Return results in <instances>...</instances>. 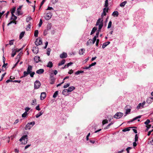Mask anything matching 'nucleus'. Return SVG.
<instances>
[{
	"label": "nucleus",
	"instance_id": "42",
	"mask_svg": "<svg viewBox=\"0 0 153 153\" xmlns=\"http://www.w3.org/2000/svg\"><path fill=\"white\" fill-rule=\"evenodd\" d=\"M108 123V121L107 120H106V119L104 120H103L102 121V125H104V124Z\"/></svg>",
	"mask_w": 153,
	"mask_h": 153
},
{
	"label": "nucleus",
	"instance_id": "45",
	"mask_svg": "<svg viewBox=\"0 0 153 153\" xmlns=\"http://www.w3.org/2000/svg\"><path fill=\"white\" fill-rule=\"evenodd\" d=\"M27 114V113L26 112H25L22 115V117H25Z\"/></svg>",
	"mask_w": 153,
	"mask_h": 153
},
{
	"label": "nucleus",
	"instance_id": "39",
	"mask_svg": "<svg viewBox=\"0 0 153 153\" xmlns=\"http://www.w3.org/2000/svg\"><path fill=\"white\" fill-rule=\"evenodd\" d=\"M130 128H126L122 130V131L123 132H126L127 131H128L130 130L129 129Z\"/></svg>",
	"mask_w": 153,
	"mask_h": 153
},
{
	"label": "nucleus",
	"instance_id": "58",
	"mask_svg": "<svg viewBox=\"0 0 153 153\" xmlns=\"http://www.w3.org/2000/svg\"><path fill=\"white\" fill-rule=\"evenodd\" d=\"M97 40V38L96 36H94L93 38V44H94L95 42V41Z\"/></svg>",
	"mask_w": 153,
	"mask_h": 153
},
{
	"label": "nucleus",
	"instance_id": "23",
	"mask_svg": "<svg viewBox=\"0 0 153 153\" xmlns=\"http://www.w3.org/2000/svg\"><path fill=\"white\" fill-rule=\"evenodd\" d=\"M118 14V12L117 11H114L112 15L114 16H117Z\"/></svg>",
	"mask_w": 153,
	"mask_h": 153
},
{
	"label": "nucleus",
	"instance_id": "41",
	"mask_svg": "<svg viewBox=\"0 0 153 153\" xmlns=\"http://www.w3.org/2000/svg\"><path fill=\"white\" fill-rule=\"evenodd\" d=\"M59 0H51V2L53 4H55Z\"/></svg>",
	"mask_w": 153,
	"mask_h": 153
},
{
	"label": "nucleus",
	"instance_id": "14",
	"mask_svg": "<svg viewBox=\"0 0 153 153\" xmlns=\"http://www.w3.org/2000/svg\"><path fill=\"white\" fill-rule=\"evenodd\" d=\"M44 113V111L41 110L39 113L36 115V118H38L42 115Z\"/></svg>",
	"mask_w": 153,
	"mask_h": 153
},
{
	"label": "nucleus",
	"instance_id": "52",
	"mask_svg": "<svg viewBox=\"0 0 153 153\" xmlns=\"http://www.w3.org/2000/svg\"><path fill=\"white\" fill-rule=\"evenodd\" d=\"M131 149H132L131 147H128L126 149V150L127 151V152L128 153H129V150Z\"/></svg>",
	"mask_w": 153,
	"mask_h": 153
},
{
	"label": "nucleus",
	"instance_id": "34",
	"mask_svg": "<svg viewBox=\"0 0 153 153\" xmlns=\"http://www.w3.org/2000/svg\"><path fill=\"white\" fill-rule=\"evenodd\" d=\"M49 30H47V29H45L44 30L43 32V35L44 36H45L48 34V31Z\"/></svg>",
	"mask_w": 153,
	"mask_h": 153
},
{
	"label": "nucleus",
	"instance_id": "43",
	"mask_svg": "<svg viewBox=\"0 0 153 153\" xmlns=\"http://www.w3.org/2000/svg\"><path fill=\"white\" fill-rule=\"evenodd\" d=\"M111 25H112L111 21H109V22L108 24V28H110L111 27Z\"/></svg>",
	"mask_w": 153,
	"mask_h": 153
},
{
	"label": "nucleus",
	"instance_id": "27",
	"mask_svg": "<svg viewBox=\"0 0 153 153\" xmlns=\"http://www.w3.org/2000/svg\"><path fill=\"white\" fill-rule=\"evenodd\" d=\"M97 30V27H93L92 29V30L91 31V35H92L94 33L95 31Z\"/></svg>",
	"mask_w": 153,
	"mask_h": 153
},
{
	"label": "nucleus",
	"instance_id": "12",
	"mask_svg": "<svg viewBox=\"0 0 153 153\" xmlns=\"http://www.w3.org/2000/svg\"><path fill=\"white\" fill-rule=\"evenodd\" d=\"M67 56V55L66 53L63 52L60 55V57L61 58L63 59L66 58Z\"/></svg>",
	"mask_w": 153,
	"mask_h": 153
},
{
	"label": "nucleus",
	"instance_id": "6",
	"mask_svg": "<svg viewBox=\"0 0 153 153\" xmlns=\"http://www.w3.org/2000/svg\"><path fill=\"white\" fill-rule=\"evenodd\" d=\"M34 88L35 89L39 88L41 86V84L40 82L38 80H36L34 82Z\"/></svg>",
	"mask_w": 153,
	"mask_h": 153
},
{
	"label": "nucleus",
	"instance_id": "17",
	"mask_svg": "<svg viewBox=\"0 0 153 153\" xmlns=\"http://www.w3.org/2000/svg\"><path fill=\"white\" fill-rule=\"evenodd\" d=\"M110 43L109 41L107 42L103 43L102 45V48H105Z\"/></svg>",
	"mask_w": 153,
	"mask_h": 153
},
{
	"label": "nucleus",
	"instance_id": "59",
	"mask_svg": "<svg viewBox=\"0 0 153 153\" xmlns=\"http://www.w3.org/2000/svg\"><path fill=\"white\" fill-rule=\"evenodd\" d=\"M90 135V133H89L88 134L86 137V140L88 141L89 140V137Z\"/></svg>",
	"mask_w": 153,
	"mask_h": 153
},
{
	"label": "nucleus",
	"instance_id": "49",
	"mask_svg": "<svg viewBox=\"0 0 153 153\" xmlns=\"http://www.w3.org/2000/svg\"><path fill=\"white\" fill-rule=\"evenodd\" d=\"M13 40H11L10 41H9V44L10 45H13Z\"/></svg>",
	"mask_w": 153,
	"mask_h": 153
},
{
	"label": "nucleus",
	"instance_id": "47",
	"mask_svg": "<svg viewBox=\"0 0 153 153\" xmlns=\"http://www.w3.org/2000/svg\"><path fill=\"white\" fill-rule=\"evenodd\" d=\"M42 20L41 19L40 20L39 22V27H40L42 25Z\"/></svg>",
	"mask_w": 153,
	"mask_h": 153
},
{
	"label": "nucleus",
	"instance_id": "36",
	"mask_svg": "<svg viewBox=\"0 0 153 153\" xmlns=\"http://www.w3.org/2000/svg\"><path fill=\"white\" fill-rule=\"evenodd\" d=\"M21 10H19V8H18L17 10V13L16 15H18L19 16L21 14Z\"/></svg>",
	"mask_w": 153,
	"mask_h": 153
},
{
	"label": "nucleus",
	"instance_id": "7",
	"mask_svg": "<svg viewBox=\"0 0 153 153\" xmlns=\"http://www.w3.org/2000/svg\"><path fill=\"white\" fill-rule=\"evenodd\" d=\"M123 115V114L121 112H117L114 115V117L116 119H120L121 118Z\"/></svg>",
	"mask_w": 153,
	"mask_h": 153
},
{
	"label": "nucleus",
	"instance_id": "10",
	"mask_svg": "<svg viewBox=\"0 0 153 153\" xmlns=\"http://www.w3.org/2000/svg\"><path fill=\"white\" fill-rule=\"evenodd\" d=\"M130 106L129 105H127L125 107L126 108V114H128L130 113L131 111V109L130 108H130Z\"/></svg>",
	"mask_w": 153,
	"mask_h": 153
},
{
	"label": "nucleus",
	"instance_id": "24",
	"mask_svg": "<svg viewBox=\"0 0 153 153\" xmlns=\"http://www.w3.org/2000/svg\"><path fill=\"white\" fill-rule=\"evenodd\" d=\"M152 102V98L150 97H149L147 98L146 100V102L148 104H150Z\"/></svg>",
	"mask_w": 153,
	"mask_h": 153
},
{
	"label": "nucleus",
	"instance_id": "33",
	"mask_svg": "<svg viewBox=\"0 0 153 153\" xmlns=\"http://www.w3.org/2000/svg\"><path fill=\"white\" fill-rule=\"evenodd\" d=\"M51 50L50 48H48L47 50V54L48 56H49L50 55V52L51 51Z\"/></svg>",
	"mask_w": 153,
	"mask_h": 153
},
{
	"label": "nucleus",
	"instance_id": "53",
	"mask_svg": "<svg viewBox=\"0 0 153 153\" xmlns=\"http://www.w3.org/2000/svg\"><path fill=\"white\" fill-rule=\"evenodd\" d=\"M31 25L30 24H28L27 25V30H29L31 28Z\"/></svg>",
	"mask_w": 153,
	"mask_h": 153
},
{
	"label": "nucleus",
	"instance_id": "25",
	"mask_svg": "<svg viewBox=\"0 0 153 153\" xmlns=\"http://www.w3.org/2000/svg\"><path fill=\"white\" fill-rule=\"evenodd\" d=\"M127 2L126 1H125L122 3H121L120 5L121 7H124L125 4L127 3Z\"/></svg>",
	"mask_w": 153,
	"mask_h": 153
},
{
	"label": "nucleus",
	"instance_id": "1",
	"mask_svg": "<svg viewBox=\"0 0 153 153\" xmlns=\"http://www.w3.org/2000/svg\"><path fill=\"white\" fill-rule=\"evenodd\" d=\"M32 66L30 65H28L27 71H24V72L23 75L21 78L26 77L29 74H30L31 77H33L35 74V72L34 71H32Z\"/></svg>",
	"mask_w": 153,
	"mask_h": 153
},
{
	"label": "nucleus",
	"instance_id": "28",
	"mask_svg": "<svg viewBox=\"0 0 153 153\" xmlns=\"http://www.w3.org/2000/svg\"><path fill=\"white\" fill-rule=\"evenodd\" d=\"M17 17L14 14H12L11 19L13 20H15L16 19Z\"/></svg>",
	"mask_w": 153,
	"mask_h": 153
},
{
	"label": "nucleus",
	"instance_id": "40",
	"mask_svg": "<svg viewBox=\"0 0 153 153\" xmlns=\"http://www.w3.org/2000/svg\"><path fill=\"white\" fill-rule=\"evenodd\" d=\"M36 100L35 99H34L33 100H32V105H33L36 104Z\"/></svg>",
	"mask_w": 153,
	"mask_h": 153
},
{
	"label": "nucleus",
	"instance_id": "54",
	"mask_svg": "<svg viewBox=\"0 0 153 153\" xmlns=\"http://www.w3.org/2000/svg\"><path fill=\"white\" fill-rule=\"evenodd\" d=\"M50 78H55L54 77V74L53 73H51L50 75Z\"/></svg>",
	"mask_w": 153,
	"mask_h": 153
},
{
	"label": "nucleus",
	"instance_id": "50",
	"mask_svg": "<svg viewBox=\"0 0 153 153\" xmlns=\"http://www.w3.org/2000/svg\"><path fill=\"white\" fill-rule=\"evenodd\" d=\"M53 10L54 9L53 7H48L46 9L47 10Z\"/></svg>",
	"mask_w": 153,
	"mask_h": 153
},
{
	"label": "nucleus",
	"instance_id": "22",
	"mask_svg": "<svg viewBox=\"0 0 153 153\" xmlns=\"http://www.w3.org/2000/svg\"><path fill=\"white\" fill-rule=\"evenodd\" d=\"M65 62V60L64 59H63L62 60V61L59 63L58 64V65L59 66H60L62 65L63 64H64Z\"/></svg>",
	"mask_w": 153,
	"mask_h": 153
},
{
	"label": "nucleus",
	"instance_id": "32",
	"mask_svg": "<svg viewBox=\"0 0 153 153\" xmlns=\"http://www.w3.org/2000/svg\"><path fill=\"white\" fill-rule=\"evenodd\" d=\"M25 33V32H22L19 35V38L21 39L23 37Z\"/></svg>",
	"mask_w": 153,
	"mask_h": 153
},
{
	"label": "nucleus",
	"instance_id": "29",
	"mask_svg": "<svg viewBox=\"0 0 153 153\" xmlns=\"http://www.w3.org/2000/svg\"><path fill=\"white\" fill-rule=\"evenodd\" d=\"M50 83L51 84H53L54 83L55 81V78H50Z\"/></svg>",
	"mask_w": 153,
	"mask_h": 153
},
{
	"label": "nucleus",
	"instance_id": "30",
	"mask_svg": "<svg viewBox=\"0 0 153 153\" xmlns=\"http://www.w3.org/2000/svg\"><path fill=\"white\" fill-rule=\"evenodd\" d=\"M16 8L15 7H13L12 9L11 10V14H14L16 11Z\"/></svg>",
	"mask_w": 153,
	"mask_h": 153
},
{
	"label": "nucleus",
	"instance_id": "35",
	"mask_svg": "<svg viewBox=\"0 0 153 153\" xmlns=\"http://www.w3.org/2000/svg\"><path fill=\"white\" fill-rule=\"evenodd\" d=\"M39 33L38 30H35L34 33V36L35 37H37L38 36Z\"/></svg>",
	"mask_w": 153,
	"mask_h": 153
},
{
	"label": "nucleus",
	"instance_id": "3",
	"mask_svg": "<svg viewBox=\"0 0 153 153\" xmlns=\"http://www.w3.org/2000/svg\"><path fill=\"white\" fill-rule=\"evenodd\" d=\"M28 136L27 135H23L19 139V141L24 144H26L28 140Z\"/></svg>",
	"mask_w": 153,
	"mask_h": 153
},
{
	"label": "nucleus",
	"instance_id": "63",
	"mask_svg": "<svg viewBox=\"0 0 153 153\" xmlns=\"http://www.w3.org/2000/svg\"><path fill=\"white\" fill-rule=\"evenodd\" d=\"M73 64V63L72 62H70L68 63L67 64V67H68L69 66H71V65L72 64Z\"/></svg>",
	"mask_w": 153,
	"mask_h": 153
},
{
	"label": "nucleus",
	"instance_id": "8",
	"mask_svg": "<svg viewBox=\"0 0 153 153\" xmlns=\"http://www.w3.org/2000/svg\"><path fill=\"white\" fill-rule=\"evenodd\" d=\"M42 43V40L41 38L37 39L35 42V44L37 46L41 45Z\"/></svg>",
	"mask_w": 153,
	"mask_h": 153
},
{
	"label": "nucleus",
	"instance_id": "48",
	"mask_svg": "<svg viewBox=\"0 0 153 153\" xmlns=\"http://www.w3.org/2000/svg\"><path fill=\"white\" fill-rule=\"evenodd\" d=\"M96 64V62H94L92 63L91 64L89 65L90 67L91 68L92 66L95 65Z\"/></svg>",
	"mask_w": 153,
	"mask_h": 153
},
{
	"label": "nucleus",
	"instance_id": "38",
	"mask_svg": "<svg viewBox=\"0 0 153 153\" xmlns=\"http://www.w3.org/2000/svg\"><path fill=\"white\" fill-rule=\"evenodd\" d=\"M108 6V0H105V3L104 6L106 7H107Z\"/></svg>",
	"mask_w": 153,
	"mask_h": 153
},
{
	"label": "nucleus",
	"instance_id": "15",
	"mask_svg": "<svg viewBox=\"0 0 153 153\" xmlns=\"http://www.w3.org/2000/svg\"><path fill=\"white\" fill-rule=\"evenodd\" d=\"M44 71V70L43 69H40L37 70L36 72L38 74H42Z\"/></svg>",
	"mask_w": 153,
	"mask_h": 153
},
{
	"label": "nucleus",
	"instance_id": "56",
	"mask_svg": "<svg viewBox=\"0 0 153 153\" xmlns=\"http://www.w3.org/2000/svg\"><path fill=\"white\" fill-rule=\"evenodd\" d=\"M138 137L137 134H136L135 136V142L137 141L138 140Z\"/></svg>",
	"mask_w": 153,
	"mask_h": 153
},
{
	"label": "nucleus",
	"instance_id": "55",
	"mask_svg": "<svg viewBox=\"0 0 153 153\" xmlns=\"http://www.w3.org/2000/svg\"><path fill=\"white\" fill-rule=\"evenodd\" d=\"M106 13L105 12L103 11V12L102 13L101 16L102 17L103 16H106Z\"/></svg>",
	"mask_w": 153,
	"mask_h": 153
},
{
	"label": "nucleus",
	"instance_id": "16",
	"mask_svg": "<svg viewBox=\"0 0 153 153\" xmlns=\"http://www.w3.org/2000/svg\"><path fill=\"white\" fill-rule=\"evenodd\" d=\"M85 51V50L84 48H81L79 50V53L80 55H83Z\"/></svg>",
	"mask_w": 153,
	"mask_h": 153
},
{
	"label": "nucleus",
	"instance_id": "51",
	"mask_svg": "<svg viewBox=\"0 0 153 153\" xmlns=\"http://www.w3.org/2000/svg\"><path fill=\"white\" fill-rule=\"evenodd\" d=\"M108 8H107L106 7L105 8H104L103 9V11L104 12H105L106 13V12H108Z\"/></svg>",
	"mask_w": 153,
	"mask_h": 153
},
{
	"label": "nucleus",
	"instance_id": "20",
	"mask_svg": "<svg viewBox=\"0 0 153 153\" xmlns=\"http://www.w3.org/2000/svg\"><path fill=\"white\" fill-rule=\"evenodd\" d=\"M75 89V88L74 86H72L69 87L67 89L69 92H71L74 90Z\"/></svg>",
	"mask_w": 153,
	"mask_h": 153
},
{
	"label": "nucleus",
	"instance_id": "4",
	"mask_svg": "<svg viewBox=\"0 0 153 153\" xmlns=\"http://www.w3.org/2000/svg\"><path fill=\"white\" fill-rule=\"evenodd\" d=\"M52 16V13L50 12H46L44 14V17L46 20L50 19Z\"/></svg>",
	"mask_w": 153,
	"mask_h": 153
},
{
	"label": "nucleus",
	"instance_id": "57",
	"mask_svg": "<svg viewBox=\"0 0 153 153\" xmlns=\"http://www.w3.org/2000/svg\"><path fill=\"white\" fill-rule=\"evenodd\" d=\"M36 109L38 111H39L40 110V109L39 108V105H38L36 107Z\"/></svg>",
	"mask_w": 153,
	"mask_h": 153
},
{
	"label": "nucleus",
	"instance_id": "44",
	"mask_svg": "<svg viewBox=\"0 0 153 153\" xmlns=\"http://www.w3.org/2000/svg\"><path fill=\"white\" fill-rule=\"evenodd\" d=\"M70 85V83H68L66 84H65L64 86H63V88H67L68 87H69Z\"/></svg>",
	"mask_w": 153,
	"mask_h": 153
},
{
	"label": "nucleus",
	"instance_id": "61",
	"mask_svg": "<svg viewBox=\"0 0 153 153\" xmlns=\"http://www.w3.org/2000/svg\"><path fill=\"white\" fill-rule=\"evenodd\" d=\"M6 73H5L4 74H3L1 76V79L0 80V81H1L2 79H3L4 76L6 74Z\"/></svg>",
	"mask_w": 153,
	"mask_h": 153
},
{
	"label": "nucleus",
	"instance_id": "60",
	"mask_svg": "<svg viewBox=\"0 0 153 153\" xmlns=\"http://www.w3.org/2000/svg\"><path fill=\"white\" fill-rule=\"evenodd\" d=\"M113 124V123H111L109 124H108L107 126L106 127V128H105V129H107L110 126H111V125H112Z\"/></svg>",
	"mask_w": 153,
	"mask_h": 153
},
{
	"label": "nucleus",
	"instance_id": "31",
	"mask_svg": "<svg viewBox=\"0 0 153 153\" xmlns=\"http://www.w3.org/2000/svg\"><path fill=\"white\" fill-rule=\"evenodd\" d=\"M51 23H49L47 25V29L50 30L51 28Z\"/></svg>",
	"mask_w": 153,
	"mask_h": 153
},
{
	"label": "nucleus",
	"instance_id": "2",
	"mask_svg": "<svg viewBox=\"0 0 153 153\" xmlns=\"http://www.w3.org/2000/svg\"><path fill=\"white\" fill-rule=\"evenodd\" d=\"M103 25V20L100 18H99L97 20L96 25H98V30L97 31L96 35L94 36L96 38L97 37L99 36V33L101 31Z\"/></svg>",
	"mask_w": 153,
	"mask_h": 153
},
{
	"label": "nucleus",
	"instance_id": "19",
	"mask_svg": "<svg viewBox=\"0 0 153 153\" xmlns=\"http://www.w3.org/2000/svg\"><path fill=\"white\" fill-rule=\"evenodd\" d=\"M53 66V64L52 62L49 61L48 63L46 66L49 68H51Z\"/></svg>",
	"mask_w": 153,
	"mask_h": 153
},
{
	"label": "nucleus",
	"instance_id": "64",
	"mask_svg": "<svg viewBox=\"0 0 153 153\" xmlns=\"http://www.w3.org/2000/svg\"><path fill=\"white\" fill-rule=\"evenodd\" d=\"M30 108H29V107H26L25 109V112H27L29 111L30 110Z\"/></svg>",
	"mask_w": 153,
	"mask_h": 153
},
{
	"label": "nucleus",
	"instance_id": "26",
	"mask_svg": "<svg viewBox=\"0 0 153 153\" xmlns=\"http://www.w3.org/2000/svg\"><path fill=\"white\" fill-rule=\"evenodd\" d=\"M58 91H56L55 92L53 96V98H55L57 97L58 94Z\"/></svg>",
	"mask_w": 153,
	"mask_h": 153
},
{
	"label": "nucleus",
	"instance_id": "11",
	"mask_svg": "<svg viewBox=\"0 0 153 153\" xmlns=\"http://www.w3.org/2000/svg\"><path fill=\"white\" fill-rule=\"evenodd\" d=\"M34 60L36 63H38L41 60L40 57L38 56H35L34 58Z\"/></svg>",
	"mask_w": 153,
	"mask_h": 153
},
{
	"label": "nucleus",
	"instance_id": "18",
	"mask_svg": "<svg viewBox=\"0 0 153 153\" xmlns=\"http://www.w3.org/2000/svg\"><path fill=\"white\" fill-rule=\"evenodd\" d=\"M69 91H68L67 89H65L62 91V94L65 95H67L68 94V93Z\"/></svg>",
	"mask_w": 153,
	"mask_h": 153
},
{
	"label": "nucleus",
	"instance_id": "13",
	"mask_svg": "<svg viewBox=\"0 0 153 153\" xmlns=\"http://www.w3.org/2000/svg\"><path fill=\"white\" fill-rule=\"evenodd\" d=\"M46 97V94L45 92H44L41 93L40 97V98L41 100H44Z\"/></svg>",
	"mask_w": 153,
	"mask_h": 153
},
{
	"label": "nucleus",
	"instance_id": "46",
	"mask_svg": "<svg viewBox=\"0 0 153 153\" xmlns=\"http://www.w3.org/2000/svg\"><path fill=\"white\" fill-rule=\"evenodd\" d=\"M150 122V120L149 119H147L144 123L145 125H147Z\"/></svg>",
	"mask_w": 153,
	"mask_h": 153
},
{
	"label": "nucleus",
	"instance_id": "21",
	"mask_svg": "<svg viewBox=\"0 0 153 153\" xmlns=\"http://www.w3.org/2000/svg\"><path fill=\"white\" fill-rule=\"evenodd\" d=\"M16 50L15 49H12V52L11 54L12 57H14L15 55L16 54Z\"/></svg>",
	"mask_w": 153,
	"mask_h": 153
},
{
	"label": "nucleus",
	"instance_id": "9",
	"mask_svg": "<svg viewBox=\"0 0 153 153\" xmlns=\"http://www.w3.org/2000/svg\"><path fill=\"white\" fill-rule=\"evenodd\" d=\"M32 51L35 54H37L39 51L38 48L37 47H34L33 48Z\"/></svg>",
	"mask_w": 153,
	"mask_h": 153
},
{
	"label": "nucleus",
	"instance_id": "5",
	"mask_svg": "<svg viewBox=\"0 0 153 153\" xmlns=\"http://www.w3.org/2000/svg\"><path fill=\"white\" fill-rule=\"evenodd\" d=\"M35 122L33 121L28 123L26 126L25 128V130H30L31 128L35 125Z\"/></svg>",
	"mask_w": 153,
	"mask_h": 153
},
{
	"label": "nucleus",
	"instance_id": "62",
	"mask_svg": "<svg viewBox=\"0 0 153 153\" xmlns=\"http://www.w3.org/2000/svg\"><path fill=\"white\" fill-rule=\"evenodd\" d=\"M21 56H19V55H17L16 57V60H20Z\"/></svg>",
	"mask_w": 153,
	"mask_h": 153
},
{
	"label": "nucleus",
	"instance_id": "37",
	"mask_svg": "<svg viewBox=\"0 0 153 153\" xmlns=\"http://www.w3.org/2000/svg\"><path fill=\"white\" fill-rule=\"evenodd\" d=\"M141 104H142L141 103H140L138 105L137 107V109H139L140 108H141V107L142 108L143 107V106H142V105Z\"/></svg>",
	"mask_w": 153,
	"mask_h": 153
}]
</instances>
